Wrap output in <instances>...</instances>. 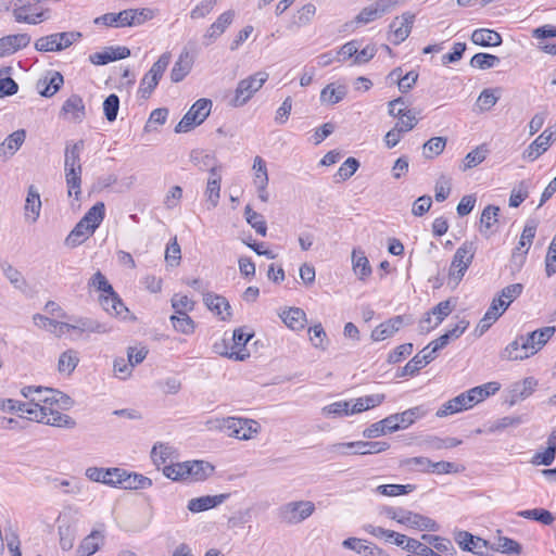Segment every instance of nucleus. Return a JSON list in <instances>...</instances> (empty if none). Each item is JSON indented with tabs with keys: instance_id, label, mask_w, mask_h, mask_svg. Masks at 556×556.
Here are the masks:
<instances>
[{
	"instance_id": "nucleus-39",
	"label": "nucleus",
	"mask_w": 556,
	"mask_h": 556,
	"mask_svg": "<svg viewBox=\"0 0 556 556\" xmlns=\"http://www.w3.org/2000/svg\"><path fill=\"white\" fill-rule=\"evenodd\" d=\"M93 233V230L89 228V226H86V223H84L83 219H80L73 230L67 235L65 238V245L70 248H75L81 244L85 240L89 238Z\"/></svg>"
},
{
	"instance_id": "nucleus-28",
	"label": "nucleus",
	"mask_w": 556,
	"mask_h": 556,
	"mask_svg": "<svg viewBox=\"0 0 556 556\" xmlns=\"http://www.w3.org/2000/svg\"><path fill=\"white\" fill-rule=\"evenodd\" d=\"M404 318L403 316H395L390 318L389 320L377 326L371 332V339L374 341H383L387 338L392 337L395 332L399 331L400 327L403 325Z\"/></svg>"
},
{
	"instance_id": "nucleus-64",
	"label": "nucleus",
	"mask_w": 556,
	"mask_h": 556,
	"mask_svg": "<svg viewBox=\"0 0 556 556\" xmlns=\"http://www.w3.org/2000/svg\"><path fill=\"white\" fill-rule=\"evenodd\" d=\"M119 110V98L112 93L105 98L103 102L104 116L109 122H114L117 117Z\"/></svg>"
},
{
	"instance_id": "nucleus-25",
	"label": "nucleus",
	"mask_w": 556,
	"mask_h": 556,
	"mask_svg": "<svg viewBox=\"0 0 556 556\" xmlns=\"http://www.w3.org/2000/svg\"><path fill=\"white\" fill-rule=\"evenodd\" d=\"M401 525L420 531H438L439 529V525L433 519L410 510H406L403 519L401 520Z\"/></svg>"
},
{
	"instance_id": "nucleus-52",
	"label": "nucleus",
	"mask_w": 556,
	"mask_h": 556,
	"mask_svg": "<svg viewBox=\"0 0 556 556\" xmlns=\"http://www.w3.org/2000/svg\"><path fill=\"white\" fill-rule=\"evenodd\" d=\"M244 216L248 222V224L255 229V231L265 237L267 233V226L266 222L264 220L263 216L255 211L252 210L250 205H247L244 208Z\"/></svg>"
},
{
	"instance_id": "nucleus-16",
	"label": "nucleus",
	"mask_w": 556,
	"mask_h": 556,
	"mask_svg": "<svg viewBox=\"0 0 556 556\" xmlns=\"http://www.w3.org/2000/svg\"><path fill=\"white\" fill-rule=\"evenodd\" d=\"M60 546L63 551H70L74 546L77 534V521L65 515L59 517Z\"/></svg>"
},
{
	"instance_id": "nucleus-49",
	"label": "nucleus",
	"mask_w": 556,
	"mask_h": 556,
	"mask_svg": "<svg viewBox=\"0 0 556 556\" xmlns=\"http://www.w3.org/2000/svg\"><path fill=\"white\" fill-rule=\"evenodd\" d=\"M556 437L549 435L547 439V447L542 453H535L531 459V463L535 466H549L553 464L556 455V446L553 441Z\"/></svg>"
},
{
	"instance_id": "nucleus-53",
	"label": "nucleus",
	"mask_w": 556,
	"mask_h": 556,
	"mask_svg": "<svg viewBox=\"0 0 556 556\" xmlns=\"http://www.w3.org/2000/svg\"><path fill=\"white\" fill-rule=\"evenodd\" d=\"M518 516L526 518V519H532V520L539 521L545 526L553 523V521L555 520L553 514L544 508H533V509L521 510L518 513Z\"/></svg>"
},
{
	"instance_id": "nucleus-59",
	"label": "nucleus",
	"mask_w": 556,
	"mask_h": 556,
	"mask_svg": "<svg viewBox=\"0 0 556 556\" xmlns=\"http://www.w3.org/2000/svg\"><path fill=\"white\" fill-rule=\"evenodd\" d=\"M43 391H50V388L26 386L22 388L21 393L24 397L28 399L31 404L45 405L46 393Z\"/></svg>"
},
{
	"instance_id": "nucleus-23",
	"label": "nucleus",
	"mask_w": 556,
	"mask_h": 556,
	"mask_svg": "<svg viewBox=\"0 0 556 556\" xmlns=\"http://www.w3.org/2000/svg\"><path fill=\"white\" fill-rule=\"evenodd\" d=\"M41 199L38 189L31 185L28 187L27 197L24 205V216L26 220L36 223L40 216Z\"/></svg>"
},
{
	"instance_id": "nucleus-37",
	"label": "nucleus",
	"mask_w": 556,
	"mask_h": 556,
	"mask_svg": "<svg viewBox=\"0 0 556 556\" xmlns=\"http://www.w3.org/2000/svg\"><path fill=\"white\" fill-rule=\"evenodd\" d=\"M352 267L357 278L363 281L368 279L372 273L365 253L357 249H354L352 252Z\"/></svg>"
},
{
	"instance_id": "nucleus-57",
	"label": "nucleus",
	"mask_w": 556,
	"mask_h": 556,
	"mask_svg": "<svg viewBox=\"0 0 556 556\" xmlns=\"http://www.w3.org/2000/svg\"><path fill=\"white\" fill-rule=\"evenodd\" d=\"M486 154L488 149L485 148L484 144L477 147L476 149L467 153V155L464 159L462 169L465 172L467 169L476 167L485 160Z\"/></svg>"
},
{
	"instance_id": "nucleus-13",
	"label": "nucleus",
	"mask_w": 556,
	"mask_h": 556,
	"mask_svg": "<svg viewBox=\"0 0 556 556\" xmlns=\"http://www.w3.org/2000/svg\"><path fill=\"white\" fill-rule=\"evenodd\" d=\"M555 131H552L549 128L545 129L536 139L522 152V159L533 162L540 155H542L549 148Z\"/></svg>"
},
{
	"instance_id": "nucleus-11",
	"label": "nucleus",
	"mask_w": 556,
	"mask_h": 556,
	"mask_svg": "<svg viewBox=\"0 0 556 556\" xmlns=\"http://www.w3.org/2000/svg\"><path fill=\"white\" fill-rule=\"evenodd\" d=\"M458 545L467 552L479 556H491L489 541L475 536L467 531H460L455 538Z\"/></svg>"
},
{
	"instance_id": "nucleus-54",
	"label": "nucleus",
	"mask_w": 556,
	"mask_h": 556,
	"mask_svg": "<svg viewBox=\"0 0 556 556\" xmlns=\"http://www.w3.org/2000/svg\"><path fill=\"white\" fill-rule=\"evenodd\" d=\"M415 484H381L376 488V492L384 496H399L415 491Z\"/></svg>"
},
{
	"instance_id": "nucleus-48",
	"label": "nucleus",
	"mask_w": 556,
	"mask_h": 556,
	"mask_svg": "<svg viewBox=\"0 0 556 556\" xmlns=\"http://www.w3.org/2000/svg\"><path fill=\"white\" fill-rule=\"evenodd\" d=\"M65 181L67 187L68 197H74L75 200H79L81 193V173L83 170L70 169L64 170Z\"/></svg>"
},
{
	"instance_id": "nucleus-51",
	"label": "nucleus",
	"mask_w": 556,
	"mask_h": 556,
	"mask_svg": "<svg viewBox=\"0 0 556 556\" xmlns=\"http://www.w3.org/2000/svg\"><path fill=\"white\" fill-rule=\"evenodd\" d=\"M432 460L424 456L409 457L401 462V467L410 471L430 472Z\"/></svg>"
},
{
	"instance_id": "nucleus-26",
	"label": "nucleus",
	"mask_w": 556,
	"mask_h": 556,
	"mask_svg": "<svg viewBox=\"0 0 556 556\" xmlns=\"http://www.w3.org/2000/svg\"><path fill=\"white\" fill-rule=\"evenodd\" d=\"M391 10L390 3L384 2H376L364 8L355 17V22L357 24H368L370 22L376 21L377 18L383 16Z\"/></svg>"
},
{
	"instance_id": "nucleus-2",
	"label": "nucleus",
	"mask_w": 556,
	"mask_h": 556,
	"mask_svg": "<svg viewBox=\"0 0 556 556\" xmlns=\"http://www.w3.org/2000/svg\"><path fill=\"white\" fill-rule=\"evenodd\" d=\"M46 0H15L12 15L17 23L40 24L51 17V10L45 7Z\"/></svg>"
},
{
	"instance_id": "nucleus-14",
	"label": "nucleus",
	"mask_w": 556,
	"mask_h": 556,
	"mask_svg": "<svg viewBox=\"0 0 556 556\" xmlns=\"http://www.w3.org/2000/svg\"><path fill=\"white\" fill-rule=\"evenodd\" d=\"M235 18V12L228 10L222 13L217 20L207 28L203 36L204 45L207 47L212 45L218 37H220L226 29L232 24Z\"/></svg>"
},
{
	"instance_id": "nucleus-62",
	"label": "nucleus",
	"mask_w": 556,
	"mask_h": 556,
	"mask_svg": "<svg viewBox=\"0 0 556 556\" xmlns=\"http://www.w3.org/2000/svg\"><path fill=\"white\" fill-rule=\"evenodd\" d=\"M407 112H415L408 109V102L404 97H399L388 102V113L392 117H404Z\"/></svg>"
},
{
	"instance_id": "nucleus-60",
	"label": "nucleus",
	"mask_w": 556,
	"mask_h": 556,
	"mask_svg": "<svg viewBox=\"0 0 556 556\" xmlns=\"http://www.w3.org/2000/svg\"><path fill=\"white\" fill-rule=\"evenodd\" d=\"M500 63V58L489 53H476L471 60L470 65L480 70H488L496 66Z\"/></svg>"
},
{
	"instance_id": "nucleus-44",
	"label": "nucleus",
	"mask_w": 556,
	"mask_h": 556,
	"mask_svg": "<svg viewBox=\"0 0 556 556\" xmlns=\"http://www.w3.org/2000/svg\"><path fill=\"white\" fill-rule=\"evenodd\" d=\"M79 363L78 353L75 350H66L58 361V370L62 375L70 376Z\"/></svg>"
},
{
	"instance_id": "nucleus-41",
	"label": "nucleus",
	"mask_w": 556,
	"mask_h": 556,
	"mask_svg": "<svg viewBox=\"0 0 556 556\" xmlns=\"http://www.w3.org/2000/svg\"><path fill=\"white\" fill-rule=\"evenodd\" d=\"M433 549L443 556H453L456 549L451 540L432 534H424L421 536Z\"/></svg>"
},
{
	"instance_id": "nucleus-21",
	"label": "nucleus",
	"mask_w": 556,
	"mask_h": 556,
	"mask_svg": "<svg viewBox=\"0 0 556 556\" xmlns=\"http://www.w3.org/2000/svg\"><path fill=\"white\" fill-rule=\"evenodd\" d=\"M472 406V400H470L466 391L444 403L437 412V416L445 417L471 408Z\"/></svg>"
},
{
	"instance_id": "nucleus-1",
	"label": "nucleus",
	"mask_w": 556,
	"mask_h": 556,
	"mask_svg": "<svg viewBox=\"0 0 556 556\" xmlns=\"http://www.w3.org/2000/svg\"><path fill=\"white\" fill-rule=\"evenodd\" d=\"M556 332L555 326H546L526 334H519L502 352L506 361H523L541 351Z\"/></svg>"
},
{
	"instance_id": "nucleus-7",
	"label": "nucleus",
	"mask_w": 556,
	"mask_h": 556,
	"mask_svg": "<svg viewBox=\"0 0 556 556\" xmlns=\"http://www.w3.org/2000/svg\"><path fill=\"white\" fill-rule=\"evenodd\" d=\"M212 101L205 98L197 100L175 127V132H188L201 125L210 115Z\"/></svg>"
},
{
	"instance_id": "nucleus-56",
	"label": "nucleus",
	"mask_w": 556,
	"mask_h": 556,
	"mask_svg": "<svg viewBox=\"0 0 556 556\" xmlns=\"http://www.w3.org/2000/svg\"><path fill=\"white\" fill-rule=\"evenodd\" d=\"M530 185V180H521L514 187L509 197V206L518 207L529 197Z\"/></svg>"
},
{
	"instance_id": "nucleus-35",
	"label": "nucleus",
	"mask_w": 556,
	"mask_h": 556,
	"mask_svg": "<svg viewBox=\"0 0 556 556\" xmlns=\"http://www.w3.org/2000/svg\"><path fill=\"white\" fill-rule=\"evenodd\" d=\"M46 393L45 405L50 406L52 409H62L67 410L73 407L74 401L67 394L56 390L51 389L50 391H43Z\"/></svg>"
},
{
	"instance_id": "nucleus-5",
	"label": "nucleus",
	"mask_w": 556,
	"mask_h": 556,
	"mask_svg": "<svg viewBox=\"0 0 556 556\" xmlns=\"http://www.w3.org/2000/svg\"><path fill=\"white\" fill-rule=\"evenodd\" d=\"M215 427L224 431L227 435L239 440H250L258 433L261 429L257 421L239 417L217 419Z\"/></svg>"
},
{
	"instance_id": "nucleus-19",
	"label": "nucleus",
	"mask_w": 556,
	"mask_h": 556,
	"mask_svg": "<svg viewBox=\"0 0 556 556\" xmlns=\"http://www.w3.org/2000/svg\"><path fill=\"white\" fill-rule=\"evenodd\" d=\"M214 471V467L204 460H192L185 462V473L186 480L190 482H198L207 479L212 472Z\"/></svg>"
},
{
	"instance_id": "nucleus-4",
	"label": "nucleus",
	"mask_w": 556,
	"mask_h": 556,
	"mask_svg": "<svg viewBox=\"0 0 556 556\" xmlns=\"http://www.w3.org/2000/svg\"><path fill=\"white\" fill-rule=\"evenodd\" d=\"M477 252L472 241H464L455 251L448 269V281L457 286L471 265Z\"/></svg>"
},
{
	"instance_id": "nucleus-58",
	"label": "nucleus",
	"mask_w": 556,
	"mask_h": 556,
	"mask_svg": "<svg viewBox=\"0 0 556 556\" xmlns=\"http://www.w3.org/2000/svg\"><path fill=\"white\" fill-rule=\"evenodd\" d=\"M173 327L176 331L184 334H191L194 331V321L188 314H176L170 317Z\"/></svg>"
},
{
	"instance_id": "nucleus-40",
	"label": "nucleus",
	"mask_w": 556,
	"mask_h": 556,
	"mask_svg": "<svg viewBox=\"0 0 556 556\" xmlns=\"http://www.w3.org/2000/svg\"><path fill=\"white\" fill-rule=\"evenodd\" d=\"M348 93L344 85H336L334 83L328 84L320 92V101L334 105L342 101Z\"/></svg>"
},
{
	"instance_id": "nucleus-24",
	"label": "nucleus",
	"mask_w": 556,
	"mask_h": 556,
	"mask_svg": "<svg viewBox=\"0 0 556 556\" xmlns=\"http://www.w3.org/2000/svg\"><path fill=\"white\" fill-rule=\"evenodd\" d=\"M203 302L210 311L216 313L223 320L231 316V306L225 296L206 292L203 294Z\"/></svg>"
},
{
	"instance_id": "nucleus-43",
	"label": "nucleus",
	"mask_w": 556,
	"mask_h": 556,
	"mask_svg": "<svg viewBox=\"0 0 556 556\" xmlns=\"http://www.w3.org/2000/svg\"><path fill=\"white\" fill-rule=\"evenodd\" d=\"M127 10L118 13H105L94 18L93 23L97 25H104L110 27H129Z\"/></svg>"
},
{
	"instance_id": "nucleus-38",
	"label": "nucleus",
	"mask_w": 556,
	"mask_h": 556,
	"mask_svg": "<svg viewBox=\"0 0 556 556\" xmlns=\"http://www.w3.org/2000/svg\"><path fill=\"white\" fill-rule=\"evenodd\" d=\"M471 41L482 47H496L502 43V37L495 30L481 28L473 30Z\"/></svg>"
},
{
	"instance_id": "nucleus-29",
	"label": "nucleus",
	"mask_w": 556,
	"mask_h": 556,
	"mask_svg": "<svg viewBox=\"0 0 556 556\" xmlns=\"http://www.w3.org/2000/svg\"><path fill=\"white\" fill-rule=\"evenodd\" d=\"M343 547L354 551L363 556H383L384 553L375 544H366V541L357 538H348L342 542Z\"/></svg>"
},
{
	"instance_id": "nucleus-61",
	"label": "nucleus",
	"mask_w": 556,
	"mask_h": 556,
	"mask_svg": "<svg viewBox=\"0 0 556 556\" xmlns=\"http://www.w3.org/2000/svg\"><path fill=\"white\" fill-rule=\"evenodd\" d=\"M446 139L443 137H433L424 143V155L427 159H433L441 154L445 148Z\"/></svg>"
},
{
	"instance_id": "nucleus-46",
	"label": "nucleus",
	"mask_w": 556,
	"mask_h": 556,
	"mask_svg": "<svg viewBox=\"0 0 556 556\" xmlns=\"http://www.w3.org/2000/svg\"><path fill=\"white\" fill-rule=\"evenodd\" d=\"M62 327H66V330L79 331V332H103L104 329L101 324L97 320L87 317H78L75 318L74 323L71 325H63Z\"/></svg>"
},
{
	"instance_id": "nucleus-45",
	"label": "nucleus",
	"mask_w": 556,
	"mask_h": 556,
	"mask_svg": "<svg viewBox=\"0 0 556 556\" xmlns=\"http://www.w3.org/2000/svg\"><path fill=\"white\" fill-rule=\"evenodd\" d=\"M105 216V205L103 202H97L92 207H90L86 214L83 216L84 223L86 226H89L93 232L100 226Z\"/></svg>"
},
{
	"instance_id": "nucleus-9",
	"label": "nucleus",
	"mask_w": 556,
	"mask_h": 556,
	"mask_svg": "<svg viewBox=\"0 0 556 556\" xmlns=\"http://www.w3.org/2000/svg\"><path fill=\"white\" fill-rule=\"evenodd\" d=\"M34 414V421L48 426L66 429L76 426V421L71 416L61 413L58 408L52 409L50 406H42V408L36 409Z\"/></svg>"
},
{
	"instance_id": "nucleus-27",
	"label": "nucleus",
	"mask_w": 556,
	"mask_h": 556,
	"mask_svg": "<svg viewBox=\"0 0 556 556\" xmlns=\"http://www.w3.org/2000/svg\"><path fill=\"white\" fill-rule=\"evenodd\" d=\"M193 58L187 49H184L170 71L173 83L181 81L191 71Z\"/></svg>"
},
{
	"instance_id": "nucleus-50",
	"label": "nucleus",
	"mask_w": 556,
	"mask_h": 556,
	"mask_svg": "<svg viewBox=\"0 0 556 556\" xmlns=\"http://www.w3.org/2000/svg\"><path fill=\"white\" fill-rule=\"evenodd\" d=\"M357 450L352 453L355 455L378 454L390 447L388 442L382 441H356Z\"/></svg>"
},
{
	"instance_id": "nucleus-20",
	"label": "nucleus",
	"mask_w": 556,
	"mask_h": 556,
	"mask_svg": "<svg viewBox=\"0 0 556 556\" xmlns=\"http://www.w3.org/2000/svg\"><path fill=\"white\" fill-rule=\"evenodd\" d=\"M26 139L25 129H17L9 135L0 144V159L3 161L13 156L23 146Z\"/></svg>"
},
{
	"instance_id": "nucleus-32",
	"label": "nucleus",
	"mask_w": 556,
	"mask_h": 556,
	"mask_svg": "<svg viewBox=\"0 0 556 556\" xmlns=\"http://www.w3.org/2000/svg\"><path fill=\"white\" fill-rule=\"evenodd\" d=\"M279 317L288 328L295 331L304 329L306 324V314L299 307H289L283 309L279 314Z\"/></svg>"
},
{
	"instance_id": "nucleus-3",
	"label": "nucleus",
	"mask_w": 556,
	"mask_h": 556,
	"mask_svg": "<svg viewBox=\"0 0 556 556\" xmlns=\"http://www.w3.org/2000/svg\"><path fill=\"white\" fill-rule=\"evenodd\" d=\"M269 75L266 72H256L247 78L241 79L229 99L228 104L231 108H241L245 105L253 96L264 86Z\"/></svg>"
},
{
	"instance_id": "nucleus-6",
	"label": "nucleus",
	"mask_w": 556,
	"mask_h": 556,
	"mask_svg": "<svg viewBox=\"0 0 556 556\" xmlns=\"http://www.w3.org/2000/svg\"><path fill=\"white\" fill-rule=\"evenodd\" d=\"M315 511V504L311 501H292L280 505L276 515L280 523L287 526L299 525L311 517Z\"/></svg>"
},
{
	"instance_id": "nucleus-8",
	"label": "nucleus",
	"mask_w": 556,
	"mask_h": 556,
	"mask_svg": "<svg viewBox=\"0 0 556 556\" xmlns=\"http://www.w3.org/2000/svg\"><path fill=\"white\" fill-rule=\"evenodd\" d=\"M83 37L79 31H63L40 37L35 42L39 52H58L71 47Z\"/></svg>"
},
{
	"instance_id": "nucleus-17",
	"label": "nucleus",
	"mask_w": 556,
	"mask_h": 556,
	"mask_svg": "<svg viewBox=\"0 0 556 556\" xmlns=\"http://www.w3.org/2000/svg\"><path fill=\"white\" fill-rule=\"evenodd\" d=\"M130 55V50L124 46L106 47L101 52H94L89 55V61L94 65H105L110 62L126 59Z\"/></svg>"
},
{
	"instance_id": "nucleus-63",
	"label": "nucleus",
	"mask_w": 556,
	"mask_h": 556,
	"mask_svg": "<svg viewBox=\"0 0 556 556\" xmlns=\"http://www.w3.org/2000/svg\"><path fill=\"white\" fill-rule=\"evenodd\" d=\"M350 402L348 401H338L331 403L325 407H323L321 413L326 417H342L349 416Z\"/></svg>"
},
{
	"instance_id": "nucleus-36",
	"label": "nucleus",
	"mask_w": 556,
	"mask_h": 556,
	"mask_svg": "<svg viewBox=\"0 0 556 556\" xmlns=\"http://www.w3.org/2000/svg\"><path fill=\"white\" fill-rule=\"evenodd\" d=\"M222 168H213L207 178L205 195L212 207H216L220 198Z\"/></svg>"
},
{
	"instance_id": "nucleus-22",
	"label": "nucleus",
	"mask_w": 556,
	"mask_h": 556,
	"mask_svg": "<svg viewBox=\"0 0 556 556\" xmlns=\"http://www.w3.org/2000/svg\"><path fill=\"white\" fill-rule=\"evenodd\" d=\"M85 142L84 140H78L76 142L68 141L66 142L65 152H64V170L77 169L83 170L80 155L84 151Z\"/></svg>"
},
{
	"instance_id": "nucleus-47",
	"label": "nucleus",
	"mask_w": 556,
	"mask_h": 556,
	"mask_svg": "<svg viewBox=\"0 0 556 556\" xmlns=\"http://www.w3.org/2000/svg\"><path fill=\"white\" fill-rule=\"evenodd\" d=\"M12 70L11 66L0 68V98L13 96L18 90L17 83L10 77Z\"/></svg>"
},
{
	"instance_id": "nucleus-42",
	"label": "nucleus",
	"mask_w": 556,
	"mask_h": 556,
	"mask_svg": "<svg viewBox=\"0 0 556 556\" xmlns=\"http://www.w3.org/2000/svg\"><path fill=\"white\" fill-rule=\"evenodd\" d=\"M501 388V384L495 381L486 382L482 386L475 387L467 391V393L470 396V400H472V404L476 405L483 400H485L488 396L495 394Z\"/></svg>"
},
{
	"instance_id": "nucleus-12",
	"label": "nucleus",
	"mask_w": 556,
	"mask_h": 556,
	"mask_svg": "<svg viewBox=\"0 0 556 556\" xmlns=\"http://www.w3.org/2000/svg\"><path fill=\"white\" fill-rule=\"evenodd\" d=\"M416 15L409 11L404 12L402 15L396 16L390 24V29L393 35L391 39L393 45L402 43L410 34Z\"/></svg>"
},
{
	"instance_id": "nucleus-18",
	"label": "nucleus",
	"mask_w": 556,
	"mask_h": 556,
	"mask_svg": "<svg viewBox=\"0 0 556 556\" xmlns=\"http://www.w3.org/2000/svg\"><path fill=\"white\" fill-rule=\"evenodd\" d=\"M229 496V493H222L217 495H204L194 497L188 502L187 508L193 514L202 513L217 507L218 505L226 502Z\"/></svg>"
},
{
	"instance_id": "nucleus-31",
	"label": "nucleus",
	"mask_w": 556,
	"mask_h": 556,
	"mask_svg": "<svg viewBox=\"0 0 556 556\" xmlns=\"http://www.w3.org/2000/svg\"><path fill=\"white\" fill-rule=\"evenodd\" d=\"M435 316V323L433 326H430L431 317L430 314H427V317H425L422 320H420V329L422 331H430L432 328L440 325L445 317H447L452 313V305L450 300L442 301L439 304H437L431 312Z\"/></svg>"
},
{
	"instance_id": "nucleus-55",
	"label": "nucleus",
	"mask_w": 556,
	"mask_h": 556,
	"mask_svg": "<svg viewBox=\"0 0 556 556\" xmlns=\"http://www.w3.org/2000/svg\"><path fill=\"white\" fill-rule=\"evenodd\" d=\"M128 14V25L131 26H138L147 21H150L154 17V11L149 8L143 9H127Z\"/></svg>"
},
{
	"instance_id": "nucleus-33",
	"label": "nucleus",
	"mask_w": 556,
	"mask_h": 556,
	"mask_svg": "<svg viewBox=\"0 0 556 556\" xmlns=\"http://www.w3.org/2000/svg\"><path fill=\"white\" fill-rule=\"evenodd\" d=\"M190 162L200 170H208V174L213 168H222L214 154L200 149L190 152Z\"/></svg>"
},
{
	"instance_id": "nucleus-15",
	"label": "nucleus",
	"mask_w": 556,
	"mask_h": 556,
	"mask_svg": "<svg viewBox=\"0 0 556 556\" xmlns=\"http://www.w3.org/2000/svg\"><path fill=\"white\" fill-rule=\"evenodd\" d=\"M30 36L26 33L8 35L0 38V58L9 56L26 48L30 43Z\"/></svg>"
},
{
	"instance_id": "nucleus-10",
	"label": "nucleus",
	"mask_w": 556,
	"mask_h": 556,
	"mask_svg": "<svg viewBox=\"0 0 556 556\" xmlns=\"http://www.w3.org/2000/svg\"><path fill=\"white\" fill-rule=\"evenodd\" d=\"M113 476L117 480L114 483L121 484L124 490H143L152 485V480L137 472H129L126 469L114 467Z\"/></svg>"
},
{
	"instance_id": "nucleus-34",
	"label": "nucleus",
	"mask_w": 556,
	"mask_h": 556,
	"mask_svg": "<svg viewBox=\"0 0 556 556\" xmlns=\"http://www.w3.org/2000/svg\"><path fill=\"white\" fill-rule=\"evenodd\" d=\"M104 542V535L101 531L93 530L79 544L76 553L77 556H91L99 551Z\"/></svg>"
},
{
	"instance_id": "nucleus-30",
	"label": "nucleus",
	"mask_w": 556,
	"mask_h": 556,
	"mask_svg": "<svg viewBox=\"0 0 556 556\" xmlns=\"http://www.w3.org/2000/svg\"><path fill=\"white\" fill-rule=\"evenodd\" d=\"M62 113L73 122H81L86 115L83 98L78 94H72L63 103Z\"/></svg>"
}]
</instances>
